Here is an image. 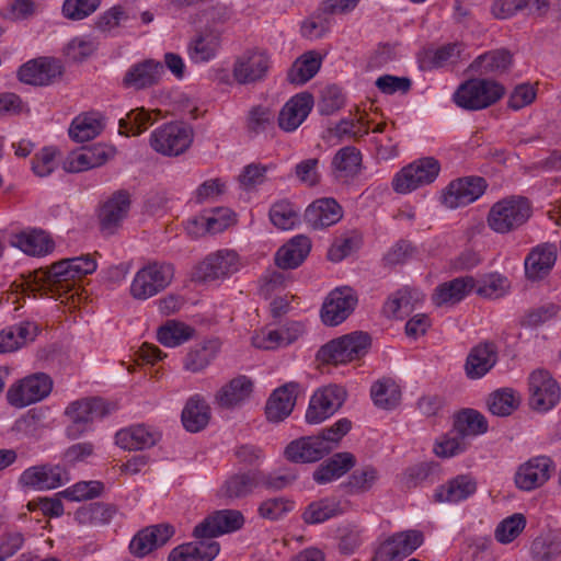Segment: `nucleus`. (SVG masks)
<instances>
[{
  "mask_svg": "<svg viewBox=\"0 0 561 561\" xmlns=\"http://www.w3.org/2000/svg\"><path fill=\"white\" fill-rule=\"evenodd\" d=\"M369 346V335L356 331L324 344L319 351V357L330 364H346L363 357Z\"/></svg>",
  "mask_w": 561,
  "mask_h": 561,
  "instance_id": "20e7f679",
  "label": "nucleus"
},
{
  "mask_svg": "<svg viewBox=\"0 0 561 561\" xmlns=\"http://www.w3.org/2000/svg\"><path fill=\"white\" fill-rule=\"evenodd\" d=\"M193 141V129L185 123L173 122L156 128L150 145L159 153L169 157L185 152Z\"/></svg>",
  "mask_w": 561,
  "mask_h": 561,
  "instance_id": "1a4fd4ad",
  "label": "nucleus"
},
{
  "mask_svg": "<svg viewBox=\"0 0 561 561\" xmlns=\"http://www.w3.org/2000/svg\"><path fill=\"white\" fill-rule=\"evenodd\" d=\"M362 171V153L355 147L341 148L331 161V173L341 183L353 181Z\"/></svg>",
  "mask_w": 561,
  "mask_h": 561,
  "instance_id": "f704fd0d",
  "label": "nucleus"
},
{
  "mask_svg": "<svg viewBox=\"0 0 561 561\" xmlns=\"http://www.w3.org/2000/svg\"><path fill=\"white\" fill-rule=\"evenodd\" d=\"M108 410L102 399H83L72 402L66 409V415L69 419L67 435L70 438H77L90 430L91 424L102 419Z\"/></svg>",
  "mask_w": 561,
  "mask_h": 561,
  "instance_id": "ddd939ff",
  "label": "nucleus"
},
{
  "mask_svg": "<svg viewBox=\"0 0 561 561\" xmlns=\"http://www.w3.org/2000/svg\"><path fill=\"white\" fill-rule=\"evenodd\" d=\"M507 279L499 273H491L476 280L473 290L485 298H499L506 294Z\"/></svg>",
  "mask_w": 561,
  "mask_h": 561,
  "instance_id": "680f3d73",
  "label": "nucleus"
},
{
  "mask_svg": "<svg viewBox=\"0 0 561 561\" xmlns=\"http://www.w3.org/2000/svg\"><path fill=\"white\" fill-rule=\"evenodd\" d=\"M342 513L340 502L335 499H322L310 503L302 518L307 524H320Z\"/></svg>",
  "mask_w": 561,
  "mask_h": 561,
  "instance_id": "5fc2aeb1",
  "label": "nucleus"
},
{
  "mask_svg": "<svg viewBox=\"0 0 561 561\" xmlns=\"http://www.w3.org/2000/svg\"><path fill=\"white\" fill-rule=\"evenodd\" d=\"M413 299H420L417 291L410 288L399 289L386 301L383 312L388 318H402L412 310Z\"/></svg>",
  "mask_w": 561,
  "mask_h": 561,
  "instance_id": "6e6d98bb",
  "label": "nucleus"
},
{
  "mask_svg": "<svg viewBox=\"0 0 561 561\" xmlns=\"http://www.w3.org/2000/svg\"><path fill=\"white\" fill-rule=\"evenodd\" d=\"M103 128L99 113H83L73 118L69 127V136L76 141H88L96 137Z\"/></svg>",
  "mask_w": 561,
  "mask_h": 561,
  "instance_id": "09e8293b",
  "label": "nucleus"
},
{
  "mask_svg": "<svg viewBox=\"0 0 561 561\" xmlns=\"http://www.w3.org/2000/svg\"><path fill=\"white\" fill-rule=\"evenodd\" d=\"M62 73V65L51 57H39L23 64L18 77L21 82L31 85H48Z\"/></svg>",
  "mask_w": 561,
  "mask_h": 561,
  "instance_id": "4be33fe9",
  "label": "nucleus"
},
{
  "mask_svg": "<svg viewBox=\"0 0 561 561\" xmlns=\"http://www.w3.org/2000/svg\"><path fill=\"white\" fill-rule=\"evenodd\" d=\"M440 172V163L433 157L417 159L397 172L392 187L399 194H409L433 183Z\"/></svg>",
  "mask_w": 561,
  "mask_h": 561,
  "instance_id": "423d86ee",
  "label": "nucleus"
},
{
  "mask_svg": "<svg viewBox=\"0 0 561 561\" xmlns=\"http://www.w3.org/2000/svg\"><path fill=\"white\" fill-rule=\"evenodd\" d=\"M164 75L160 61L147 59L133 65L125 73L123 83L126 88L141 90L157 84Z\"/></svg>",
  "mask_w": 561,
  "mask_h": 561,
  "instance_id": "c756f323",
  "label": "nucleus"
},
{
  "mask_svg": "<svg viewBox=\"0 0 561 561\" xmlns=\"http://www.w3.org/2000/svg\"><path fill=\"white\" fill-rule=\"evenodd\" d=\"M343 217L341 205L332 197H322L312 202L305 211L306 220L314 229L337 224Z\"/></svg>",
  "mask_w": 561,
  "mask_h": 561,
  "instance_id": "2f4dec72",
  "label": "nucleus"
},
{
  "mask_svg": "<svg viewBox=\"0 0 561 561\" xmlns=\"http://www.w3.org/2000/svg\"><path fill=\"white\" fill-rule=\"evenodd\" d=\"M469 442L455 433L451 428L445 435L437 438L434 445V453L439 458H451L467 450Z\"/></svg>",
  "mask_w": 561,
  "mask_h": 561,
  "instance_id": "052dcab7",
  "label": "nucleus"
},
{
  "mask_svg": "<svg viewBox=\"0 0 561 561\" xmlns=\"http://www.w3.org/2000/svg\"><path fill=\"white\" fill-rule=\"evenodd\" d=\"M270 220L279 230H291L299 222L297 209L288 201H279L270 209Z\"/></svg>",
  "mask_w": 561,
  "mask_h": 561,
  "instance_id": "bf43d9fd",
  "label": "nucleus"
},
{
  "mask_svg": "<svg viewBox=\"0 0 561 561\" xmlns=\"http://www.w3.org/2000/svg\"><path fill=\"white\" fill-rule=\"evenodd\" d=\"M282 284L283 276L275 272L264 275L260 282L259 293L265 299H272L270 308L274 317L284 313L289 305L288 299L279 295Z\"/></svg>",
  "mask_w": 561,
  "mask_h": 561,
  "instance_id": "49530a36",
  "label": "nucleus"
},
{
  "mask_svg": "<svg viewBox=\"0 0 561 561\" xmlns=\"http://www.w3.org/2000/svg\"><path fill=\"white\" fill-rule=\"evenodd\" d=\"M173 276L174 270L171 264L149 263L135 274L130 284V295L137 300H147L165 289Z\"/></svg>",
  "mask_w": 561,
  "mask_h": 561,
  "instance_id": "39448f33",
  "label": "nucleus"
},
{
  "mask_svg": "<svg viewBox=\"0 0 561 561\" xmlns=\"http://www.w3.org/2000/svg\"><path fill=\"white\" fill-rule=\"evenodd\" d=\"M130 208V197L125 192L114 194L102 207L100 221L102 231L112 234L127 218Z\"/></svg>",
  "mask_w": 561,
  "mask_h": 561,
  "instance_id": "72a5a7b5",
  "label": "nucleus"
},
{
  "mask_svg": "<svg viewBox=\"0 0 561 561\" xmlns=\"http://www.w3.org/2000/svg\"><path fill=\"white\" fill-rule=\"evenodd\" d=\"M346 399L344 388L336 385H329L319 388L313 392L309 400L306 411V421L308 424H320L334 415Z\"/></svg>",
  "mask_w": 561,
  "mask_h": 561,
  "instance_id": "9b49d317",
  "label": "nucleus"
},
{
  "mask_svg": "<svg viewBox=\"0 0 561 561\" xmlns=\"http://www.w3.org/2000/svg\"><path fill=\"white\" fill-rule=\"evenodd\" d=\"M497 362V350L492 343L474 346L468 354L466 374L470 379H480L486 375Z\"/></svg>",
  "mask_w": 561,
  "mask_h": 561,
  "instance_id": "e433bc0d",
  "label": "nucleus"
},
{
  "mask_svg": "<svg viewBox=\"0 0 561 561\" xmlns=\"http://www.w3.org/2000/svg\"><path fill=\"white\" fill-rule=\"evenodd\" d=\"M101 0H65L61 7L62 16L71 21H81L93 14Z\"/></svg>",
  "mask_w": 561,
  "mask_h": 561,
  "instance_id": "774afa93",
  "label": "nucleus"
},
{
  "mask_svg": "<svg viewBox=\"0 0 561 561\" xmlns=\"http://www.w3.org/2000/svg\"><path fill=\"white\" fill-rule=\"evenodd\" d=\"M216 540L195 538V541L182 543L171 550L169 561H213L219 553Z\"/></svg>",
  "mask_w": 561,
  "mask_h": 561,
  "instance_id": "473e14b6",
  "label": "nucleus"
},
{
  "mask_svg": "<svg viewBox=\"0 0 561 561\" xmlns=\"http://www.w3.org/2000/svg\"><path fill=\"white\" fill-rule=\"evenodd\" d=\"M512 64V56L506 50L489 51L479 56L472 64V69L482 73L502 72Z\"/></svg>",
  "mask_w": 561,
  "mask_h": 561,
  "instance_id": "13d9d810",
  "label": "nucleus"
},
{
  "mask_svg": "<svg viewBox=\"0 0 561 561\" xmlns=\"http://www.w3.org/2000/svg\"><path fill=\"white\" fill-rule=\"evenodd\" d=\"M156 119V111L149 112L145 108H136L127 113L126 117L119 122L121 128H125L126 134L138 135L151 126Z\"/></svg>",
  "mask_w": 561,
  "mask_h": 561,
  "instance_id": "0e129e2a",
  "label": "nucleus"
},
{
  "mask_svg": "<svg viewBox=\"0 0 561 561\" xmlns=\"http://www.w3.org/2000/svg\"><path fill=\"white\" fill-rule=\"evenodd\" d=\"M355 291L348 287H337L330 291L322 304L321 320L325 325L335 327L345 321L357 305Z\"/></svg>",
  "mask_w": 561,
  "mask_h": 561,
  "instance_id": "a211bd4d",
  "label": "nucleus"
},
{
  "mask_svg": "<svg viewBox=\"0 0 561 561\" xmlns=\"http://www.w3.org/2000/svg\"><path fill=\"white\" fill-rule=\"evenodd\" d=\"M531 216L528 199L512 196L496 202L488 215V225L496 233H507L524 225Z\"/></svg>",
  "mask_w": 561,
  "mask_h": 561,
  "instance_id": "f03ea898",
  "label": "nucleus"
},
{
  "mask_svg": "<svg viewBox=\"0 0 561 561\" xmlns=\"http://www.w3.org/2000/svg\"><path fill=\"white\" fill-rule=\"evenodd\" d=\"M306 332L301 321H287L280 325H266L252 336V344L262 350H276L296 342Z\"/></svg>",
  "mask_w": 561,
  "mask_h": 561,
  "instance_id": "dca6fc26",
  "label": "nucleus"
},
{
  "mask_svg": "<svg viewBox=\"0 0 561 561\" xmlns=\"http://www.w3.org/2000/svg\"><path fill=\"white\" fill-rule=\"evenodd\" d=\"M194 332L186 323L171 320L159 328L157 339L167 347H176L192 339Z\"/></svg>",
  "mask_w": 561,
  "mask_h": 561,
  "instance_id": "603ef678",
  "label": "nucleus"
},
{
  "mask_svg": "<svg viewBox=\"0 0 561 561\" xmlns=\"http://www.w3.org/2000/svg\"><path fill=\"white\" fill-rule=\"evenodd\" d=\"M221 348L220 341L209 339L193 345L183 360V368L190 373H201L217 357Z\"/></svg>",
  "mask_w": 561,
  "mask_h": 561,
  "instance_id": "4c0bfd02",
  "label": "nucleus"
},
{
  "mask_svg": "<svg viewBox=\"0 0 561 561\" xmlns=\"http://www.w3.org/2000/svg\"><path fill=\"white\" fill-rule=\"evenodd\" d=\"M453 428L456 434L469 442L470 438L485 434L489 424L482 413L473 409H466L455 415Z\"/></svg>",
  "mask_w": 561,
  "mask_h": 561,
  "instance_id": "c03bdc74",
  "label": "nucleus"
},
{
  "mask_svg": "<svg viewBox=\"0 0 561 561\" xmlns=\"http://www.w3.org/2000/svg\"><path fill=\"white\" fill-rule=\"evenodd\" d=\"M271 65V57L265 50L249 49L236 58L232 75L238 83H252L264 78Z\"/></svg>",
  "mask_w": 561,
  "mask_h": 561,
  "instance_id": "412c9836",
  "label": "nucleus"
},
{
  "mask_svg": "<svg viewBox=\"0 0 561 561\" xmlns=\"http://www.w3.org/2000/svg\"><path fill=\"white\" fill-rule=\"evenodd\" d=\"M98 48V42L92 35H79L71 38L66 47L65 55L73 61H82L90 57Z\"/></svg>",
  "mask_w": 561,
  "mask_h": 561,
  "instance_id": "69168bd1",
  "label": "nucleus"
},
{
  "mask_svg": "<svg viewBox=\"0 0 561 561\" xmlns=\"http://www.w3.org/2000/svg\"><path fill=\"white\" fill-rule=\"evenodd\" d=\"M114 156V149L105 145H94L70 152L62 162L67 172L77 173L103 165Z\"/></svg>",
  "mask_w": 561,
  "mask_h": 561,
  "instance_id": "5701e85b",
  "label": "nucleus"
},
{
  "mask_svg": "<svg viewBox=\"0 0 561 561\" xmlns=\"http://www.w3.org/2000/svg\"><path fill=\"white\" fill-rule=\"evenodd\" d=\"M12 247L30 256L42 257L50 254L55 243L48 233L41 229L28 228L11 236Z\"/></svg>",
  "mask_w": 561,
  "mask_h": 561,
  "instance_id": "393cba45",
  "label": "nucleus"
},
{
  "mask_svg": "<svg viewBox=\"0 0 561 561\" xmlns=\"http://www.w3.org/2000/svg\"><path fill=\"white\" fill-rule=\"evenodd\" d=\"M321 66V59L314 51L300 56L288 71V80L295 84H304L316 76Z\"/></svg>",
  "mask_w": 561,
  "mask_h": 561,
  "instance_id": "3c124183",
  "label": "nucleus"
},
{
  "mask_svg": "<svg viewBox=\"0 0 561 561\" xmlns=\"http://www.w3.org/2000/svg\"><path fill=\"white\" fill-rule=\"evenodd\" d=\"M330 453V446L317 436L293 440L285 448V457L293 462H316Z\"/></svg>",
  "mask_w": 561,
  "mask_h": 561,
  "instance_id": "7c9ffc66",
  "label": "nucleus"
},
{
  "mask_svg": "<svg viewBox=\"0 0 561 561\" xmlns=\"http://www.w3.org/2000/svg\"><path fill=\"white\" fill-rule=\"evenodd\" d=\"M259 480L257 472L234 474L226 480L221 486V493L229 499L244 496L253 491L259 484Z\"/></svg>",
  "mask_w": 561,
  "mask_h": 561,
  "instance_id": "4d7b16f0",
  "label": "nucleus"
},
{
  "mask_svg": "<svg viewBox=\"0 0 561 561\" xmlns=\"http://www.w3.org/2000/svg\"><path fill=\"white\" fill-rule=\"evenodd\" d=\"M355 462V457L351 453H337L314 470L313 479L319 484L335 481L350 471Z\"/></svg>",
  "mask_w": 561,
  "mask_h": 561,
  "instance_id": "79ce46f5",
  "label": "nucleus"
},
{
  "mask_svg": "<svg viewBox=\"0 0 561 561\" xmlns=\"http://www.w3.org/2000/svg\"><path fill=\"white\" fill-rule=\"evenodd\" d=\"M504 92L503 85L495 81L471 79L459 85L453 94V100L461 108L478 111L494 104Z\"/></svg>",
  "mask_w": 561,
  "mask_h": 561,
  "instance_id": "7ed1b4c3",
  "label": "nucleus"
},
{
  "mask_svg": "<svg viewBox=\"0 0 561 561\" xmlns=\"http://www.w3.org/2000/svg\"><path fill=\"white\" fill-rule=\"evenodd\" d=\"M477 490V483L470 476H458L435 491V500L439 503H459L471 496Z\"/></svg>",
  "mask_w": 561,
  "mask_h": 561,
  "instance_id": "58836bf2",
  "label": "nucleus"
},
{
  "mask_svg": "<svg viewBox=\"0 0 561 561\" xmlns=\"http://www.w3.org/2000/svg\"><path fill=\"white\" fill-rule=\"evenodd\" d=\"M310 249L311 242L308 237L295 236L276 252V264L286 270L296 268L305 261Z\"/></svg>",
  "mask_w": 561,
  "mask_h": 561,
  "instance_id": "ea45409f",
  "label": "nucleus"
},
{
  "mask_svg": "<svg viewBox=\"0 0 561 561\" xmlns=\"http://www.w3.org/2000/svg\"><path fill=\"white\" fill-rule=\"evenodd\" d=\"M181 416L185 430L197 433L208 424L210 408L201 396L195 394L187 400Z\"/></svg>",
  "mask_w": 561,
  "mask_h": 561,
  "instance_id": "a18cd8bd",
  "label": "nucleus"
},
{
  "mask_svg": "<svg viewBox=\"0 0 561 561\" xmlns=\"http://www.w3.org/2000/svg\"><path fill=\"white\" fill-rule=\"evenodd\" d=\"M37 334L33 322H20L0 331V353H11L32 342Z\"/></svg>",
  "mask_w": 561,
  "mask_h": 561,
  "instance_id": "a19ab883",
  "label": "nucleus"
},
{
  "mask_svg": "<svg viewBox=\"0 0 561 561\" xmlns=\"http://www.w3.org/2000/svg\"><path fill=\"white\" fill-rule=\"evenodd\" d=\"M370 397L378 408L391 410L401 401V387L391 378H382L371 386Z\"/></svg>",
  "mask_w": 561,
  "mask_h": 561,
  "instance_id": "de8ad7c7",
  "label": "nucleus"
},
{
  "mask_svg": "<svg viewBox=\"0 0 561 561\" xmlns=\"http://www.w3.org/2000/svg\"><path fill=\"white\" fill-rule=\"evenodd\" d=\"M70 480L68 471L59 465H41L25 469L19 483L28 490L47 491L61 486Z\"/></svg>",
  "mask_w": 561,
  "mask_h": 561,
  "instance_id": "aec40b11",
  "label": "nucleus"
},
{
  "mask_svg": "<svg viewBox=\"0 0 561 561\" xmlns=\"http://www.w3.org/2000/svg\"><path fill=\"white\" fill-rule=\"evenodd\" d=\"M554 471L556 463L549 456H534L518 466L514 482L517 489L529 492L545 485Z\"/></svg>",
  "mask_w": 561,
  "mask_h": 561,
  "instance_id": "2eb2a0df",
  "label": "nucleus"
},
{
  "mask_svg": "<svg viewBox=\"0 0 561 561\" xmlns=\"http://www.w3.org/2000/svg\"><path fill=\"white\" fill-rule=\"evenodd\" d=\"M173 534V527L167 524L147 527L133 537L129 550L136 557H145L158 547L163 546Z\"/></svg>",
  "mask_w": 561,
  "mask_h": 561,
  "instance_id": "bb28decb",
  "label": "nucleus"
},
{
  "mask_svg": "<svg viewBox=\"0 0 561 561\" xmlns=\"http://www.w3.org/2000/svg\"><path fill=\"white\" fill-rule=\"evenodd\" d=\"M486 184L482 178L468 176L451 181L442 192L440 201L450 209L467 206L480 198Z\"/></svg>",
  "mask_w": 561,
  "mask_h": 561,
  "instance_id": "6ab92c4d",
  "label": "nucleus"
},
{
  "mask_svg": "<svg viewBox=\"0 0 561 561\" xmlns=\"http://www.w3.org/2000/svg\"><path fill=\"white\" fill-rule=\"evenodd\" d=\"M424 542L423 533L415 529L398 531L378 545L373 561H402Z\"/></svg>",
  "mask_w": 561,
  "mask_h": 561,
  "instance_id": "f8f14e48",
  "label": "nucleus"
},
{
  "mask_svg": "<svg viewBox=\"0 0 561 561\" xmlns=\"http://www.w3.org/2000/svg\"><path fill=\"white\" fill-rule=\"evenodd\" d=\"M116 515V508L113 505L104 503H91L81 506L75 514L76 520L81 525H105Z\"/></svg>",
  "mask_w": 561,
  "mask_h": 561,
  "instance_id": "8fccbe9b",
  "label": "nucleus"
},
{
  "mask_svg": "<svg viewBox=\"0 0 561 561\" xmlns=\"http://www.w3.org/2000/svg\"><path fill=\"white\" fill-rule=\"evenodd\" d=\"M243 524L244 517L239 511H216L194 527L193 537L215 540L216 537L239 530Z\"/></svg>",
  "mask_w": 561,
  "mask_h": 561,
  "instance_id": "f3484780",
  "label": "nucleus"
},
{
  "mask_svg": "<svg viewBox=\"0 0 561 561\" xmlns=\"http://www.w3.org/2000/svg\"><path fill=\"white\" fill-rule=\"evenodd\" d=\"M313 107V98L307 92L291 96L282 107L278 115V126L290 133L296 130L308 117Z\"/></svg>",
  "mask_w": 561,
  "mask_h": 561,
  "instance_id": "b1692460",
  "label": "nucleus"
},
{
  "mask_svg": "<svg viewBox=\"0 0 561 561\" xmlns=\"http://www.w3.org/2000/svg\"><path fill=\"white\" fill-rule=\"evenodd\" d=\"M299 391L297 382H288L276 388L265 405V415L270 422L278 423L290 415Z\"/></svg>",
  "mask_w": 561,
  "mask_h": 561,
  "instance_id": "a878e982",
  "label": "nucleus"
},
{
  "mask_svg": "<svg viewBox=\"0 0 561 561\" xmlns=\"http://www.w3.org/2000/svg\"><path fill=\"white\" fill-rule=\"evenodd\" d=\"M529 407L537 412L553 409L561 396L560 387L553 377L543 369L533 371L528 378Z\"/></svg>",
  "mask_w": 561,
  "mask_h": 561,
  "instance_id": "4468645a",
  "label": "nucleus"
},
{
  "mask_svg": "<svg viewBox=\"0 0 561 561\" xmlns=\"http://www.w3.org/2000/svg\"><path fill=\"white\" fill-rule=\"evenodd\" d=\"M103 489L100 481H80L61 491L59 495L69 501L80 502L101 495Z\"/></svg>",
  "mask_w": 561,
  "mask_h": 561,
  "instance_id": "338daca9",
  "label": "nucleus"
},
{
  "mask_svg": "<svg viewBox=\"0 0 561 561\" xmlns=\"http://www.w3.org/2000/svg\"><path fill=\"white\" fill-rule=\"evenodd\" d=\"M244 266L241 255L233 249H220L206 255L196 266L198 280L227 279Z\"/></svg>",
  "mask_w": 561,
  "mask_h": 561,
  "instance_id": "6e6552de",
  "label": "nucleus"
},
{
  "mask_svg": "<svg viewBox=\"0 0 561 561\" xmlns=\"http://www.w3.org/2000/svg\"><path fill=\"white\" fill-rule=\"evenodd\" d=\"M221 21L215 13L205 15V26L188 43L187 54L192 62L206 64L215 59L221 48Z\"/></svg>",
  "mask_w": 561,
  "mask_h": 561,
  "instance_id": "0eeeda50",
  "label": "nucleus"
},
{
  "mask_svg": "<svg viewBox=\"0 0 561 561\" xmlns=\"http://www.w3.org/2000/svg\"><path fill=\"white\" fill-rule=\"evenodd\" d=\"M51 390V378L47 374L35 373L14 382L7 392V399L12 407L21 409L44 400Z\"/></svg>",
  "mask_w": 561,
  "mask_h": 561,
  "instance_id": "9d476101",
  "label": "nucleus"
},
{
  "mask_svg": "<svg viewBox=\"0 0 561 561\" xmlns=\"http://www.w3.org/2000/svg\"><path fill=\"white\" fill-rule=\"evenodd\" d=\"M254 390L251 378L239 375L225 383L216 393L215 401L218 405L233 409L250 400Z\"/></svg>",
  "mask_w": 561,
  "mask_h": 561,
  "instance_id": "cd10ccee",
  "label": "nucleus"
},
{
  "mask_svg": "<svg viewBox=\"0 0 561 561\" xmlns=\"http://www.w3.org/2000/svg\"><path fill=\"white\" fill-rule=\"evenodd\" d=\"M160 438L159 432L150 426L138 424L123 428L115 435L117 446L128 450H140L153 446Z\"/></svg>",
  "mask_w": 561,
  "mask_h": 561,
  "instance_id": "c9c22d12",
  "label": "nucleus"
},
{
  "mask_svg": "<svg viewBox=\"0 0 561 561\" xmlns=\"http://www.w3.org/2000/svg\"><path fill=\"white\" fill-rule=\"evenodd\" d=\"M520 404L519 393L512 388H501L492 392L488 400L489 410L497 416L512 414Z\"/></svg>",
  "mask_w": 561,
  "mask_h": 561,
  "instance_id": "864d4df0",
  "label": "nucleus"
},
{
  "mask_svg": "<svg viewBox=\"0 0 561 561\" xmlns=\"http://www.w3.org/2000/svg\"><path fill=\"white\" fill-rule=\"evenodd\" d=\"M476 279L471 276L458 277L440 284L433 294V302L436 306L456 304L473 291Z\"/></svg>",
  "mask_w": 561,
  "mask_h": 561,
  "instance_id": "37998d69",
  "label": "nucleus"
},
{
  "mask_svg": "<svg viewBox=\"0 0 561 561\" xmlns=\"http://www.w3.org/2000/svg\"><path fill=\"white\" fill-rule=\"evenodd\" d=\"M525 527V516L520 513H515L499 523L495 529V538L501 543H511L522 534Z\"/></svg>",
  "mask_w": 561,
  "mask_h": 561,
  "instance_id": "e2e57ef3",
  "label": "nucleus"
},
{
  "mask_svg": "<svg viewBox=\"0 0 561 561\" xmlns=\"http://www.w3.org/2000/svg\"><path fill=\"white\" fill-rule=\"evenodd\" d=\"M558 250L553 243L535 247L525 257L524 266L527 278L537 280L550 273L556 264Z\"/></svg>",
  "mask_w": 561,
  "mask_h": 561,
  "instance_id": "c85d7f7f",
  "label": "nucleus"
},
{
  "mask_svg": "<svg viewBox=\"0 0 561 561\" xmlns=\"http://www.w3.org/2000/svg\"><path fill=\"white\" fill-rule=\"evenodd\" d=\"M98 264L90 255H81L60 260L50 265L46 271H39L35 279L43 282L54 294H62L76 290L77 283L88 274L96 271Z\"/></svg>",
  "mask_w": 561,
  "mask_h": 561,
  "instance_id": "f257e3e1",
  "label": "nucleus"
}]
</instances>
